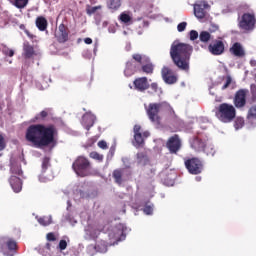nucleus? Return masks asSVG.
Returning <instances> with one entry per match:
<instances>
[{
  "mask_svg": "<svg viewBox=\"0 0 256 256\" xmlns=\"http://www.w3.org/2000/svg\"><path fill=\"white\" fill-rule=\"evenodd\" d=\"M245 125V119L243 117H237L234 121V127L236 130L242 129V127Z\"/></svg>",
  "mask_w": 256,
  "mask_h": 256,
  "instance_id": "nucleus-36",
  "label": "nucleus"
},
{
  "mask_svg": "<svg viewBox=\"0 0 256 256\" xmlns=\"http://www.w3.org/2000/svg\"><path fill=\"white\" fill-rule=\"evenodd\" d=\"M152 91H154V93H157V91H159V84H157V82H153L151 85H150Z\"/></svg>",
  "mask_w": 256,
  "mask_h": 256,
  "instance_id": "nucleus-53",
  "label": "nucleus"
},
{
  "mask_svg": "<svg viewBox=\"0 0 256 256\" xmlns=\"http://www.w3.org/2000/svg\"><path fill=\"white\" fill-rule=\"evenodd\" d=\"M134 131V147H143L145 145V140L143 139V134L141 133V125L136 124L133 128Z\"/></svg>",
  "mask_w": 256,
  "mask_h": 256,
  "instance_id": "nucleus-17",
  "label": "nucleus"
},
{
  "mask_svg": "<svg viewBox=\"0 0 256 256\" xmlns=\"http://www.w3.org/2000/svg\"><path fill=\"white\" fill-rule=\"evenodd\" d=\"M199 39V32L197 30H191L190 31V41H195Z\"/></svg>",
  "mask_w": 256,
  "mask_h": 256,
  "instance_id": "nucleus-43",
  "label": "nucleus"
},
{
  "mask_svg": "<svg viewBox=\"0 0 256 256\" xmlns=\"http://www.w3.org/2000/svg\"><path fill=\"white\" fill-rule=\"evenodd\" d=\"M208 51L211 55L219 56L225 53V42L221 39L212 40L211 43L208 45Z\"/></svg>",
  "mask_w": 256,
  "mask_h": 256,
  "instance_id": "nucleus-10",
  "label": "nucleus"
},
{
  "mask_svg": "<svg viewBox=\"0 0 256 256\" xmlns=\"http://www.w3.org/2000/svg\"><path fill=\"white\" fill-rule=\"evenodd\" d=\"M50 166L51 163L49 157H45L42 161V173L39 176L40 183H49V181H53V173L47 174V169H49Z\"/></svg>",
  "mask_w": 256,
  "mask_h": 256,
  "instance_id": "nucleus-11",
  "label": "nucleus"
},
{
  "mask_svg": "<svg viewBox=\"0 0 256 256\" xmlns=\"http://www.w3.org/2000/svg\"><path fill=\"white\" fill-rule=\"evenodd\" d=\"M211 6H209V3L207 1H200L196 4H194V15L197 17V19H205L207 17V11Z\"/></svg>",
  "mask_w": 256,
  "mask_h": 256,
  "instance_id": "nucleus-12",
  "label": "nucleus"
},
{
  "mask_svg": "<svg viewBox=\"0 0 256 256\" xmlns=\"http://www.w3.org/2000/svg\"><path fill=\"white\" fill-rule=\"evenodd\" d=\"M5 245L9 251H17V242L15 240L10 239L5 241Z\"/></svg>",
  "mask_w": 256,
  "mask_h": 256,
  "instance_id": "nucleus-34",
  "label": "nucleus"
},
{
  "mask_svg": "<svg viewBox=\"0 0 256 256\" xmlns=\"http://www.w3.org/2000/svg\"><path fill=\"white\" fill-rule=\"evenodd\" d=\"M250 65L251 67H256V60H251Z\"/></svg>",
  "mask_w": 256,
  "mask_h": 256,
  "instance_id": "nucleus-57",
  "label": "nucleus"
},
{
  "mask_svg": "<svg viewBox=\"0 0 256 256\" xmlns=\"http://www.w3.org/2000/svg\"><path fill=\"white\" fill-rule=\"evenodd\" d=\"M0 251L5 253V238H0Z\"/></svg>",
  "mask_w": 256,
  "mask_h": 256,
  "instance_id": "nucleus-54",
  "label": "nucleus"
},
{
  "mask_svg": "<svg viewBox=\"0 0 256 256\" xmlns=\"http://www.w3.org/2000/svg\"><path fill=\"white\" fill-rule=\"evenodd\" d=\"M24 33L27 35V37H30V39H33V35L31 34V32H29V30L25 29Z\"/></svg>",
  "mask_w": 256,
  "mask_h": 256,
  "instance_id": "nucleus-56",
  "label": "nucleus"
},
{
  "mask_svg": "<svg viewBox=\"0 0 256 256\" xmlns=\"http://www.w3.org/2000/svg\"><path fill=\"white\" fill-rule=\"evenodd\" d=\"M231 55L234 57H245V49H243V45L241 43L236 42L230 48Z\"/></svg>",
  "mask_w": 256,
  "mask_h": 256,
  "instance_id": "nucleus-20",
  "label": "nucleus"
},
{
  "mask_svg": "<svg viewBox=\"0 0 256 256\" xmlns=\"http://www.w3.org/2000/svg\"><path fill=\"white\" fill-rule=\"evenodd\" d=\"M84 127L86 131H89L93 125H95V116L88 114L83 117Z\"/></svg>",
  "mask_w": 256,
  "mask_h": 256,
  "instance_id": "nucleus-22",
  "label": "nucleus"
},
{
  "mask_svg": "<svg viewBox=\"0 0 256 256\" xmlns=\"http://www.w3.org/2000/svg\"><path fill=\"white\" fill-rule=\"evenodd\" d=\"M89 157L91 159H95L96 161H103V155L99 154L98 152H91Z\"/></svg>",
  "mask_w": 256,
  "mask_h": 256,
  "instance_id": "nucleus-41",
  "label": "nucleus"
},
{
  "mask_svg": "<svg viewBox=\"0 0 256 256\" xmlns=\"http://www.w3.org/2000/svg\"><path fill=\"white\" fill-rule=\"evenodd\" d=\"M206 142L205 140L199 138V137H194L191 141H190V146L194 151H197L198 153H200V151H203L206 147Z\"/></svg>",
  "mask_w": 256,
  "mask_h": 256,
  "instance_id": "nucleus-18",
  "label": "nucleus"
},
{
  "mask_svg": "<svg viewBox=\"0 0 256 256\" xmlns=\"http://www.w3.org/2000/svg\"><path fill=\"white\" fill-rule=\"evenodd\" d=\"M101 230L99 229H94L92 232H90V237H92V239H97V237H99V232Z\"/></svg>",
  "mask_w": 256,
  "mask_h": 256,
  "instance_id": "nucleus-50",
  "label": "nucleus"
},
{
  "mask_svg": "<svg viewBox=\"0 0 256 256\" xmlns=\"http://www.w3.org/2000/svg\"><path fill=\"white\" fill-rule=\"evenodd\" d=\"M113 179L115 181V183H117L118 185H121V183H123V171L122 170H114L113 171Z\"/></svg>",
  "mask_w": 256,
  "mask_h": 256,
  "instance_id": "nucleus-28",
  "label": "nucleus"
},
{
  "mask_svg": "<svg viewBox=\"0 0 256 256\" xmlns=\"http://www.w3.org/2000/svg\"><path fill=\"white\" fill-rule=\"evenodd\" d=\"M0 111H1V106H0Z\"/></svg>",
  "mask_w": 256,
  "mask_h": 256,
  "instance_id": "nucleus-61",
  "label": "nucleus"
},
{
  "mask_svg": "<svg viewBox=\"0 0 256 256\" xmlns=\"http://www.w3.org/2000/svg\"><path fill=\"white\" fill-rule=\"evenodd\" d=\"M193 53V46L185 43H173L170 48V57L181 71H189V61Z\"/></svg>",
  "mask_w": 256,
  "mask_h": 256,
  "instance_id": "nucleus-2",
  "label": "nucleus"
},
{
  "mask_svg": "<svg viewBox=\"0 0 256 256\" xmlns=\"http://www.w3.org/2000/svg\"><path fill=\"white\" fill-rule=\"evenodd\" d=\"M132 59L138 65H143V56L141 54H133Z\"/></svg>",
  "mask_w": 256,
  "mask_h": 256,
  "instance_id": "nucleus-40",
  "label": "nucleus"
},
{
  "mask_svg": "<svg viewBox=\"0 0 256 256\" xmlns=\"http://www.w3.org/2000/svg\"><path fill=\"white\" fill-rule=\"evenodd\" d=\"M182 143L181 138L177 134L171 136L166 142V148L171 155H177L181 151Z\"/></svg>",
  "mask_w": 256,
  "mask_h": 256,
  "instance_id": "nucleus-9",
  "label": "nucleus"
},
{
  "mask_svg": "<svg viewBox=\"0 0 256 256\" xmlns=\"http://www.w3.org/2000/svg\"><path fill=\"white\" fill-rule=\"evenodd\" d=\"M72 169L78 177H87L89 169H91V162L84 156H78L72 164Z\"/></svg>",
  "mask_w": 256,
  "mask_h": 256,
  "instance_id": "nucleus-5",
  "label": "nucleus"
},
{
  "mask_svg": "<svg viewBox=\"0 0 256 256\" xmlns=\"http://www.w3.org/2000/svg\"><path fill=\"white\" fill-rule=\"evenodd\" d=\"M107 7L112 11H119L121 8V0H107Z\"/></svg>",
  "mask_w": 256,
  "mask_h": 256,
  "instance_id": "nucleus-27",
  "label": "nucleus"
},
{
  "mask_svg": "<svg viewBox=\"0 0 256 256\" xmlns=\"http://www.w3.org/2000/svg\"><path fill=\"white\" fill-rule=\"evenodd\" d=\"M155 169L151 168L148 172H147V179H153V177H155Z\"/></svg>",
  "mask_w": 256,
  "mask_h": 256,
  "instance_id": "nucleus-52",
  "label": "nucleus"
},
{
  "mask_svg": "<svg viewBox=\"0 0 256 256\" xmlns=\"http://www.w3.org/2000/svg\"><path fill=\"white\" fill-rule=\"evenodd\" d=\"M2 53L8 57H13V55H15V51L9 48H3Z\"/></svg>",
  "mask_w": 256,
  "mask_h": 256,
  "instance_id": "nucleus-44",
  "label": "nucleus"
},
{
  "mask_svg": "<svg viewBox=\"0 0 256 256\" xmlns=\"http://www.w3.org/2000/svg\"><path fill=\"white\" fill-rule=\"evenodd\" d=\"M247 119L252 125H256V105L250 107L247 114Z\"/></svg>",
  "mask_w": 256,
  "mask_h": 256,
  "instance_id": "nucleus-26",
  "label": "nucleus"
},
{
  "mask_svg": "<svg viewBox=\"0 0 256 256\" xmlns=\"http://www.w3.org/2000/svg\"><path fill=\"white\" fill-rule=\"evenodd\" d=\"M199 39L201 43H209V41H211V33L207 31H202L199 34Z\"/></svg>",
  "mask_w": 256,
  "mask_h": 256,
  "instance_id": "nucleus-31",
  "label": "nucleus"
},
{
  "mask_svg": "<svg viewBox=\"0 0 256 256\" xmlns=\"http://www.w3.org/2000/svg\"><path fill=\"white\" fill-rule=\"evenodd\" d=\"M38 223L40 225H43V227H47V226L51 225V223H53V218L51 216L40 217L38 219Z\"/></svg>",
  "mask_w": 256,
  "mask_h": 256,
  "instance_id": "nucleus-30",
  "label": "nucleus"
},
{
  "mask_svg": "<svg viewBox=\"0 0 256 256\" xmlns=\"http://www.w3.org/2000/svg\"><path fill=\"white\" fill-rule=\"evenodd\" d=\"M203 152L206 153V155L210 156V157H214L215 156V147H213V145L209 144L204 147V149L202 150Z\"/></svg>",
  "mask_w": 256,
  "mask_h": 256,
  "instance_id": "nucleus-33",
  "label": "nucleus"
},
{
  "mask_svg": "<svg viewBox=\"0 0 256 256\" xmlns=\"http://www.w3.org/2000/svg\"><path fill=\"white\" fill-rule=\"evenodd\" d=\"M145 109L151 123H156V125L161 123V116H159V113H167L168 115H173L175 113L171 104L167 102L150 103L148 106H145Z\"/></svg>",
  "mask_w": 256,
  "mask_h": 256,
  "instance_id": "nucleus-3",
  "label": "nucleus"
},
{
  "mask_svg": "<svg viewBox=\"0 0 256 256\" xmlns=\"http://www.w3.org/2000/svg\"><path fill=\"white\" fill-rule=\"evenodd\" d=\"M134 89L140 91V93H145L149 89V80L147 77H138L133 81Z\"/></svg>",
  "mask_w": 256,
  "mask_h": 256,
  "instance_id": "nucleus-15",
  "label": "nucleus"
},
{
  "mask_svg": "<svg viewBox=\"0 0 256 256\" xmlns=\"http://www.w3.org/2000/svg\"><path fill=\"white\" fill-rule=\"evenodd\" d=\"M59 249H60V251H65V249H67V241L60 240V242H59Z\"/></svg>",
  "mask_w": 256,
  "mask_h": 256,
  "instance_id": "nucleus-49",
  "label": "nucleus"
},
{
  "mask_svg": "<svg viewBox=\"0 0 256 256\" xmlns=\"http://www.w3.org/2000/svg\"><path fill=\"white\" fill-rule=\"evenodd\" d=\"M49 113H51V109L46 108L42 110L39 114L35 116L36 121H45L46 117H49Z\"/></svg>",
  "mask_w": 256,
  "mask_h": 256,
  "instance_id": "nucleus-29",
  "label": "nucleus"
},
{
  "mask_svg": "<svg viewBox=\"0 0 256 256\" xmlns=\"http://www.w3.org/2000/svg\"><path fill=\"white\" fill-rule=\"evenodd\" d=\"M98 147L100 149H109V146L107 145V142L105 140H101L98 142Z\"/></svg>",
  "mask_w": 256,
  "mask_h": 256,
  "instance_id": "nucleus-48",
  "label": "nucleus"
},
{
  "mask_svg": "<svg viewBox=\"0 0 256 256\" xmlns=\"http://www.w3.org/2000/svg\"><path fill=\"white\" fill-rule=\"evenodd\" d=\"M162 79L167 85H175L179 78L177 74L171 70V68L164 66L161 71Z\"/></svg>",
  "mask_w": 256,
  "mask_h": 256,
  "instance_id": "nucleus-13",
  "label": "nucleus"
},
{
  "mask_svg": "<svg viewBox=\"0 0 256 256\" xmlns=\"http://www.w3.org/2000/svg\"><path fill=\"white\" fill-rule=\"evenodd\" d=\"M20 29H22V31H24V32H25V29H27V28L25 27V25H24V24H21V25H20Z\"/></svg>",
  "mask_w": 256,
  "mask_h": 256,
  "instance_id": "nucleus-59",
  "label": "nucleus"
},
{
  "mask_svg": "<svg viewBox=\"0 0 256 256\" xmlns=\"http://www.w3.org/2000/svg\"><path fill=\"white\" fill-rule=\"evenodd\" d=\"M256 19L255 14L244 13L238 23L239 29L245 31V33H251L255 29Z\"/></svg>",
  "mask_w": 256,
  "mask_h": 256,
  "instance_id": "nucleus-7",
  "label": "nucleus"
},
{
  "mask_svg": "<svg viewBox=\"0 0 256 256\" xmlns=\"http://www.w3.org/2000/svg\"><path fill=\"white\" fill-rule=\"evenodd\" d=\"M119 19L122 23H130L131 16L125 12L121 13Z\"/></svg>",
  "mask_w": 256,
  "mask_h": 256,
  "instance_id": "nucleus-39",
  "label": "nucleus"
},
{
  "mask_svg": "<svg viewBox=\"0 0 256 256\" xmlns=\"http://www.w3.org/2000/svg\"><path fill=\"white\" fill-rule=\"evenodd\" d=\"M135 73H141V65L133 60L128 61L124 70L125 76L131 77V75H135Z\"/></svg>",
  "mask_w": 256,
  "mask_h": 256,
  "instance_id": "nucleus-16",
  "label": "nucleus"
},
{
  "mask_svg": "<svg viewBox=\"0 0 256 256\" xmlns=\"http://www.w3.org/2000/svg\"><path fill=\"white\" fill-rule=\"evenodd\" d=\"M84 43H85L86 45H91V44L93 43V39H91V38H85V39H84Z\"/></svg>",
  "mask_w": 256,
  "mask_h": 256,
  "instance_id": "nucleus-55",
  "label": "nucleus"
},
{
  "mask_svg": "<svg viewBox=\"0 0 256 256\" xmlns=\"http://www.w3.org/2000/svg\"><path fill=\"white\" fill-rule=\"evenodd\" d=\"M59 132L53 124H32L26 129L25 139L36 149H45L50 145H55V137Z\"/></svg>",
  "mask_w": 256,
  "mask_h": 256,
  "instance_id": "nucleus-1",
  "label": "nucleus"
},
{
  "mask_svg": "<svg viewBox=\"0 0 256 256\" xmlns=\"http://www.w3.org/2000/svg\"><path fill=\"white\" fill-rule=\"evenodd\" d=\"M185 29H187V22H181L177 25V30L179 31V33H183Z\"/></svg>",
  "mask_w": 256,
  "mask_h": 256,
  "instance_id": "nucleus-45",
  "label": "nucleus"
},
{
  "mask_svg": "<svg viewBox=\"0 0 256 256\" xmlns=\"http://www.w3.org/2000/svg\"><path fill=\"white\" fill-rule=\"evenodd\" d=\"M184 165L190 175H201L203 173V160L197 157L185 158Z\"/></svg>",
  "mask_w": 256,
  "mask_h": 256,
  "instance_id": "nucleus-6",
  "label": "nucleus"
},
{
  "mask_svg": "<svg viewBox=\"0 0 256 256\" xmlns=\"http://www.w3.org/2000/svg\"><path fill=\"white\" fill-rule=\"evenodd\" d=\"M136 157L138 165L145 167V165L149 163V156H147V153L145 152L137 153Z\"/></svg>",
  "mask_w": 256,
  "mask_h": 256,
  "instance_id": "nucleus-24",
  "label": "nucleus"
},
{
  "mask_svg": "<svg viewBox=\"0 0 256 256\" xmlns=\"http://www.w3.org/2000/svg\"><path fill=\"white\" fill-rule=\"evenodd\" d=\"M47 19L43 16H39L36 18V27H38L39 31H45L47 29Z\"/></svg>",
  "mask_w": 256,
  "mask_h": 256,
  "instance_id": "nucleus-25",
  "label": "nucleus"
},
{
  "mask_svg": "<svg viewBox=\"0 0 256 256\" xmlns=\"http://www.w3.org/2000/svg\"><path fill=\"white\" fill-rule=\"evenodd\" d=\"M154 70L155 66L151 62L140 65V73L142 71V73H145L146 75H152Z\"/></svg>",
  "mask_w": 256,
  "mask_h": 256,
  "instance_id": "nucleus-23",
  "label": "nucleus"
},
{
  "mask_svg": "<svg viewBox=\"0 0 256 256\" xmlns=\"http://www.w3.org/2000/svg\"><path fill=\"white\" fill-rule=\"evenodd\" d=\"M232 81L233 79L231 78V76H227L226 83L222 86V91H225V89H227L229 85H231Z\"/></svg>",
  "mask_w": 256,
  "mask_h": 256,
  "instance_id": "nucleus-47",
  "label": "nucleus"
},
{
  "mask_svg": "<svg viewBox=\"0 0 256 256\" xmlns=\"http://www.w3.org/2000/svg\"><path fill=\"white\" fill-rule=\"evenodd\" d=\"M55 38L58 43H67L69 41V28L65 24H60L58 31L55 33Z\"/></svg>",
  "mask_w": 256,
  "mask_h": 256,
  "instance_id": "nucleus-14",
  "label": "nucleus"
},
{
  "mask_svg": "<svg viewBox=\"0 0 256 256\" xmlns=\"http://www.w3.org/2000/svg\"><path fill=\"white\" fill-rule=\"evenodd\" d=\"M34 55H35V48L29 43H24L23 53H22V56L24 57V59H32Z\"/></svg>",
  "mask_w": 256,
  "mask_h": 256,
  "instance_id": "nucleus-21",
  "label": "nucleus"
},
{
  "mask_svg": "<svg viewBox=\"0 0 256 256\" xmlns=\"http://www.w3.org/2000/svg\"><path fill=\"white\" fill-rule=\"evenodd\" d=\"M216 117L222 123H231L237 117V110L233 104L222 103L217 108Z\"/></svg>",
  "mask_w": 256,
  "mask_h": 256,
  "instance_id": "nucleus-4",
  "label": "nucleus"
},
{
  "mask_svg": "<svg viewBox=\"0 0 256 256\" xmlns=\"http://www.w3.org/2000/svg\"><path fill=\"white\" fill-rule=\"evenodd\" d=\"M248 94H249V90L247 89H240L235 93L233 98V103L236 109H245V105H247Z\"/></svg>",
  "mask_w": 256,
  "mask_h": 256,
  "instance_id": "nucleus-8",
  "label": "nucleus"
},
{
  "mask_svg": "<svg viewBox=\"0 0 256 256\" xmlns=\"http://www.w3.org/2000/svg\"><path fill=\"white\" fill-rule=\"evenodd\" d=\"M28 3L29 0H16L13 5L14 7H17V9H25Z\"/></svg>",
  "mask_w": 256,
  "mask_h": 256,
  "instance_id": "nucleus-35",
  "label": "nucleus"
},
{
  "mask_svg": "<svg viewBox=\"0 0 256 256\" xmlns=\"http://www.w3.org/2000/svg\"><path fill=\"white\" fill-rule=\"evenodd\" d=\"M143 212L145 213V215H153V206L145 205L143 208Z\"/></svg>",
  "mask_w": 256,
  "mask_h": 256,
  "instance_id": "nucleus-42",
  "label": "nucleus"
},
{
  "mask_svg": "<svg viewBox=\"0 0 256 256\" xmlns=\"http://www.w3.org/2000/svg\"><path fill=\"white\" fill-rule=\"evenodd\" d=\"M250 93H251L250 103H256V85L255 84H251Z\"/></svg>",
  "mask_w": 256,
  "mask_h": 256,
  "instance_id": "nucleus-38",
  "label": "nucleus"
},
{
  "mask_svg": "<svg viewBox=\"0 0 256 256\" xmlns=\"http://www.w3.org/2000/svg\"><path fill=\"white\" fill-rule=\"evenodd\" d=\"M143 137H145V138L149 137V132L148 131L143 132Z\"/></svg>",
  "mask_w": 256,
  "mask_h": 256,
  "instance_id": "nucleus-58",
  "label": "nucleus"
},
{
  "mask_svg": "<svg viewBox=\"0 0 256 256\" xmlns=\"http://www.w3.org/2000/svg\"><path fill=\"white\" fill-rule=\"evenodd\" d=\"M9 183L14 193H20L21 189H23V181H21L17 176H11Z\"/></svg>",
  "mask_w": 256,
  "mask_h": 256,
  "instance_id": "nucleus-19",
  "label": "nucleus"
},
{
  "mask_svg": "<svg viewBox=\"0 0 256 256\" xmlns=\"http://www.w3.org/2000/svg\"><path fill=\"white\" fill-rule=\"evenodd\" d=\"M8 1H9V3H11L12 5H14V3H15L16 0H8Z\"/></svg>",
  "mask_w": 256,
  "mask_h": 256,
  "instance_id": "nucleus-60",
  "label": "nucleus"
},
{
  "mask_svg": "<svg viewBox=\"0 0 256 256\" xmlns=\"http://www.w3.org/2000/svg\"><path fill=\"white\" fill-rule=\"evenodd\" d=\"M47 241H57V238L55 237V234L50 232L46 236Z\"/></svg>",
  "mask_w": 256,
  "mask_h": 256,
  "instance_id": "nucleus-51",
  "label": "nucleus"
},
{
  "mask_svg": "<svg viewBox=\"0 0 256 256\" xmlns=\"http://www.w3.org/2000/svg\"><path fill=\"white\" fill-rule=\"evenodd\" d=\"M100 9H103V6L98 5V6L91 7L90 5H87L86 13L87 15H94V13H97V11H99Z\"/></svg>",
  "mask_w": 256,
  "mask_h": 256,
  "instance_id": "nucleus-32",
  "label": "nucleus"
},
{
  "mask_svg": "<svg viewBox=\"0 0 256 256\" xmlns=\"http://www.w3.org/2000/svg\"><path fill=\"white\" fill-rule=\"evenodd\" d=\"M5 147H7V143L5 142L3 134H0V151L5 150Z\"/></svg>",
  "mask_w": 256,
  "mask_h": 256,
  "instance_id": "nucleus-46",
  "label": "nucleus"
},
{
  "mask_svg": "<svg viewBox=\"0 0 256 256\" xmlns=\"http://www.w3.org/2000/svg\"><path fill=\"white\" fill-rule=\"evenodd\" d=\"M12 175H23V170H21V166L12 165L10 168Z\"/></svg>",
  "mask_w": 256,
  "mask_h": 256,
  "instance_id": "nucleus-37",
  "label": "nucleus"
}]
</instances>
